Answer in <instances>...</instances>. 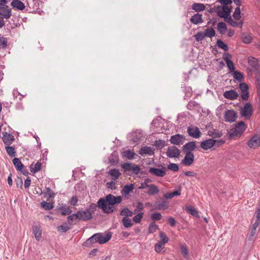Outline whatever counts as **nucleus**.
Here are the masks:
<instances>
[{"instance_id": "obj_1", "label": "nucleus", "mask_w": 260, "mask_h": 260, "mask_svg": "<svg viewBox=\"0 0 260 260\" xmlns=\"http://www.w3.org/2000/svg\"><path fill=\"white\" fill-rule=\"evenodd\" d=\"M121 201L122 197L121 196L116 197L109 194L105 198H101L98 200V207L102 209L104 213L110 214L116 210L114 206L120 204Z\"/></svg>"}, {"instance_id": "obj_2", "label": "nucleus", "mask_w": 260, "mask_h": 260, "mask_svg": "<svg viewBox=\"0 0 260 260\" xmlns=\"http://www.w3.org/2000/svg\"><path fill=\"white\" fill-rule=\"evenodd\" d=\"M247 128V125L243 121H240L235 124V128L229 132V139H232L235 137H240Z\"/></svg>"}, {"instance_id": "obj_3", "label": "nucleus", "mask_w": 260, "mask_h": 260, "mask_svg": "<svg viewBox=\"0 0 260 260\" xmlns=\"http://www.w3.org/2000/svg\"><path fill=\"white\" fill-rule=\"evenodd\" d=\"M252 107L250 103H246L240 111L241 117H245V119H249L252 115Z\"/></svg>"}, {"instance_id": "obj_4", "label": "nucleus", "mask_w": 260, "mask_h": 260, "mask_svg": "<svg viewBox=\"0 0 260 260\" xmlns=\"http://www.w3.org/2000/svg\"><path fill=\"white\" fill-rule=\"evenodd\" d=\"M122 168L125 172L132 171L133 173L138 175L140 171V168L137 165H132L131 163L125 162L121 165Z\"/></svg>"}, {"instance_id": "obj_5", "label": "nucleus", "mask_w": 260, "mask_h": 260, "mask_svg": "<svg viewBox=\"0 0 260 260\" xmlns=\"http://www.w3.org/2000/svg\"><path fill=\"white\" fill-rule=\"evenodd\" d=\"M180 150L176 146H172L168 148L166 155L169 158H178L180 155Z\"/></svg>"}, {"instance_id": "obj_6", "label": "nucleus", "mask_w": 260, "mask_h": 260, "mask_svg": "<svg viewBox=\"0 0 260 260\" xmlns=\"http://www.w3.org/2000/svg\"><path fill=\"white\" fill-rule=\"evenodd\" d=\"M225 121L229 122H234L237 118V113L234 110H228L224 113Z\"/></svg>"}, {"instance_id": "obj_7", "label": "nucleus", "mask_w": 260, "mask_h": 260, "mask_svg": "<svg viewBox=\"0 0 260 260\" xmlns=\"http://www.w3.org/2000/svg\"><path fill=\"white\" fill-rule=\"evenodd\" d=\"M56 210L62 215H70L72 212L69 206L63 204H58L56 208Z\"/></svg>"}, {"instance_id": "obj_8", "label": "nucleus", "mask_w": 260, "mask_h": 260, "mask_svg": "<svg viewBox=\"0 0 260 260\" xmlns=\"http://www.w3.org/2000/svg\"><path fill=\"white\" fill-rule=\"evenodd\" d=\"M185 140V137L180 134H176L172 136L170 139L171 144L176 145L182 144Z\"/></svg>"}, {"instance_id": "obj_9", "label": "nucleus", "mask_w": 260, "mask_h": 260, "mask_svg": "<svg viewBox=\"0 0 260 260\" xmlns=\"http://www.w3.org/2000/svg\"><path fill=\"white\" fill-rule=\"evenodd\" d=\"M100 244H104L108 242L111 239L112 233L109 231H106L104 233H99Z\"/></svg>"}, {"instance_id": "obj_10", "label": "nucleus", "mask_w": 260, "mask_h": 260, "mask_svg": "<svg viewBox=\"0 0 260 260\" xmlns=\"http://www.w3.org/2000/svg\"><path fill=\"white\" fill-rule=\"evenodd\" d=\"M248 146L253 149H255L260 146V138L257 135H253L247 142Z\"/></svg>"}, {"instance_id": "obj_11", "label": "nucleus", "mask_w": 260, "mask_h": 260, "mask_svg": "<svg viewBox=\"0 0 260 260\" xmlns=\"http://www.w3.org/2000/svg\"><path fill=\"white\" fill-rule=\"evenodd\" d=\"M194 160V156L192 152L185 153L184 158L182 160V164L186 166L192 165Z\"/></svg>"}, {"instance_id": "obj_12", "label": "nucleus", "mask_w": 260, "mask_h": 260, "mask_svg": "<svg viewBox=\"0 0 260 260\" xmlns=\"http://www.w3.org/2000/svg\"><path fill=\"white\" fill-rule=\"evenodd\" d=\"M217 140L209 139L201 142V147L205 150L211 148L216 143Z\"/></svg>"}, {"instance_id": "obj_13", "label": "nucleus", "mask_w": 260, "mask_h": 260, "mask_svg": "<svg viewBox=\"0 0 260 260\" xmlns=\"http://www.w3.org/2000/svg\"><path fill=\"white\" fill-rule=\"evenodd\" d=\"M2 135L3 141L6 145H11L15 140L14 136L11 134H8L6 132H3Z\"/></svg>"}, {"instance_id": "obj_14", "label": "nucleus", "mask_w": 260, "mask_h": 260, "mask_svg": "<svg viewBox=\"0 0 260 260\" xmlns=\"http://www.w3.org/2000/svg\"><path fill=\"white\" fill-rule=\"evenodd\" d=\"M187 133L189 136L194 138L200 137L202 134L199 128L196 126L188 127L187 128Z\"/></svg>"}, {"instance_id": "obj_15", "label": "nucleus", "mask_w": 260, "mask_h": 260, "mask_svg": "<svg viewBox=\"0 0 260 260\" xmlns=\"http://www.w3.org/2000/svg\"><path fill=\"white\" fill-rule=\"evenodd\" d=\"M196 142L193 141L189 142L186 143L182 147V150L185 153L192 152L197 148Z\"/></svg>"}, {"instance_id": "obj_16", "label": "nucleus", "mask_w": 260, "mask_h": 260, "mask_svg": "<svg viewBox=\"0 0 260 260\" xmlns=\"http://www.w3.org/2000/svg\"><path fill=\"white\" fill-rule=\"evenodd\" d=\"M223 96L229 100H234L239 96V94L235 89L226 90L223 93Z\"/></svg>"}, {"instance_id": "obj_17", "label": "nucleus", "mask_w": 260, "mask_h": 260, "mask_svg": "<svg viewBox=\"0 0 260 260\" xmlns=\"http://www.w3.org/2000/svg\"><path fill=\"white\" fill-rule=\"evenodd\" d=\"M78 214L79 215L80 218H81V220L86 221L89 220L92 218V215L86 209L83 211H78Z\"/></svg>"}, {"instance_id": "obj_18", "label": "nucleus", "mask_w": 260, "mask_h": 260, "mask_svg": "<svg viewBox=\"0 0 260 260\" xmlns=\"http://www.w3.org/2000/svg\"><path fill=\"white\" fill-rule=\"evenodd\" d=\"M149 172L157 177H164L166 174V169H158L155 168H150Z\"/></svg>"}, {"instance_id": "obj_19", "label": "nucleus", "mask_w": 260, "mask_h": 260, "mask_svg": "<svg viewBox=\"0 0 260 260\" xmlns=\"http://www.w3.org/2000/svg\"><path fill=\"white\" fill-rule=\"evenodd\" d=\"M43 194L44 198L47 199V201H49L50 199L55 198L56 193L53 192L49 187H45L43 190Z\"/></svg>"}, {"instance_id": "obj_20", "label": "nucleus", "mask_w": 260, "mask_h": 260, "mask_svg": "<svg viewBox=\"0 0 260 260\" xmlns=\"http://www.w3.org/2000/svg\"><path fill=\"white\" fill-rule=\"evenodd\" d=\"M153 207L155 210H166L169 207V202L168 201L157 202L154 204Z\"/></svg>"}, {"instance_id": "obj_21", "label": "nucleus", "mask_w": 260, "mask_h": 260, "mask_svg": "<svg viewBox=\"0 0 260 260\" xmlns=\"http://www.w3.org/2000/svg\"><path fill=\"white\" fill-rule=\"evenodd\" d=\"M11 5L13 9L18 10L22 11L25 8L24 4L20 0H13L11 3Z\"/></svg>"}, {"instance_id": "obj_22", "label": "nucleus", "mask_w": 260, "mask_h": 260, "mask_svg": "<svg viewBox=\"0 0 260 260\" xmlns=\"http://www.w3.org/2000/svg\"><path fill=\"white\" fill-rule=\"evenodd\" d=\"M202 14L197 13L192 15L190 19L191 23L194 24H199L203 22Z\"/></svg>"}, {"instance_id": "obj_23", "label": "nucleus", "mask_w": 260, "mask_h": 260, "mask_svg": "<svg viewBox=\"0 0 260 260\" xmlns=\"http://www.w3.org/2000/svg\"><path fill=\"white\" fill-rule=\"evenodd\" d=\"M139 153L141 155H152L154 154V151L149 146H143L140 149Z\"/></svg>"}, {"instance_id": "obj_24", "label": "nucleus", "mask_w": 260, "mask_h": 260, "mask_svg": "<svg viewBox=\"0 0 260 260\" xmlns=\"http://www.w3.org/2000/svg\"><path fill=\"white\" fill-rule=\"evenodd\" d=\"M68 219L70 224H76L77 222L81 221L78 211L76 213H74L68 217Z\"/></svg>"}, {"instance_id": "obj_25", "label": "nucleus", "mask_w": 260, "mask_h": 260, "mask_svg": "<svg viewBox=\"0 0 260 260\" xmlns=\"http://www.w3.org/2000/svg\"><path fill=\"white\" fill-rule=\"evenodd\" d=\"M96 243L95 241L93 236L88 238L82 245L83 248H91L93 247L94 244Z\"/></svg>"}, {"instance_id": "obj_26", "label": "nucleus", "mask_w": 260, "mask_h": 260, "mask_svg": "<svg viewBox=\"0 0 260 260\" xmlns=\"http://www.w3.org/2000/svg\"><path fill=\"white\" fill-rule=\"evenodd\" d=\"M133 138L132 141L134 143H138L140 142L142 137V132L141 130H137L133 133Z\"/></svg>"}, {"instance_id": "obj_27", "label": "nucleus", "mask_w": 260, "mask_h": 260, "mask_svg": "<svg viewBox=\"0 0 260 260\" xmlns=\"http://www.w3.org/2000/svg\"><path fill=\"white\" fill-rule=\"evenodd\" d=\"M148 188L149 189L146 192V193L149 196L156 194L159 192V189L158 188L157 186L153 184H149Z\"/></svg>"}, {"instance_id": "obj_28", "label": "nucleus", "mask_w": 260, "mask_h": 260, "mask_svg": "<svg viewBox=\"0 0 260 260\" xmlns=\"http://www.w3.org/2000/svg\"><path fill=\"white\" fill-rule=\"evenodd\" d=\"M0 9H3L4 10L6 11L7 14L4 15V13L1 14V16L2 18H5V19H9L12 16V11L11 9L9 8V6L7 5H4V6H2L0 7Z\"/></svg>"}, {"instance_id": "obj_29", "label": "nucleus", "mask_w": 260, "mask_h": 260, "mask_svg": "<svg viewBox=\"0 0 260 260\" xmlns=\"http://www.w3.org/2000/svg\"><path fill=\"white\" fill-rule=\"evenodd\" d=\"M134 189V185L133 184H129L125 185L121 191L122 195L126 196L130 192H132Z\"/></svg>"}, {"instance_id": "obj_30", "label": "nucleus", "mask_w": 260, "mask_h": 260, "mask_svg": "<svg viewBox=\"0 0 260 260\" xmlns=\"http://www.w3.org/2000/svg\"><path fill=\"white\" fill-rule=\"evenodd\" d=\"M208 135L214 138H218L221 137L222 136V133L221 131L213 128L208 131Z\"/></svg>"}, {"instance_id": "obj_31", "label": "nucleus", "mask_w": 260, "mask_h": 260, "mask_svg": "<svg viewBox=\"0 0 260 260\" xmlns=\"http://www.w3.org/2000/svg\"><path fill=\"white\" fill-rule=\"evenodd\" d=\"M187 108L189 110H199L201 107L200 106V104L194 101H190L188 104L187 105Z\"/></svg>"}, {"instance_id": "obj_32", "label": "nucleus", "mask_w": 260, "mask_h": 260, "mask_svg": "<svg viewBox=\"0 0 260 260\" xmlns=\"http://www.w3.org/2000/svg\"><path fill=\"white\" fill-rule=\"evenodd\" d=\"M191 8L196 12H200L205 10L206 7L203 4L194 3L192 4Z\"/></svg>"}, {"instance_id": "obj_33", "label": "nucleus", "mask_w": 260, "mask_h": 260, "mask_svg": "<svg viewBox=\"0 0 260 260\" xmlns=\"http://www.w3.org/2000/svg\"><path fill=\"white\" fill-rule=\"evenodd\" d=\"M232 12V7L222 6V11H216L217 15H220V13H221L222 15H225L226 16L231 15V13Z\"/></svg>"}, {"instance_id": "obj_34", "label": "nucleus", "mask_w": 260, "mask_h": 260, "mask_svg": "<svg viewBox=\"0 0 260 260\" xmlns=\"http://www.w3.org/2000/svg\"><path fill=\"white\" fill-rule=\"evenodd\" d=\"M32 233L35 236L36 240L40 241L42 239V229H32Z\"/></svg>"}, {"instance_id": "obj_35", "label": "nucleus", "mask_w": 260, "mask_h": 260, "mask_svg": "<svg viewBox=\"0 0 260 260\" xmlns=\"http://www.w3.org/2000/svg\"><path fill=\"white\" fill-rule=\"evenodd\" d=\"M13 163L17 171H20L24 168V166L18 158L15 157L13 159Z\"/></svg>"}, {"instance_id": "obj_36", "label": "nucleus", "mask_w": 260, "mask_h": 260, "mask_svg": "<svg viewBox=\"0 0 260 260\" xmlns=\"http://www.w3.org/2000/svg\"><path fill=\"white\" fill-rule=\"evenodd\" d=\"M119 158L116 152H114L109 157V161L112 165H116L118 162Z\"/></svg>"}, {"instance_id": "obj_37", "label": "nucleus", "mask_w": 260, "mask_h": 260, "mask_svg": "<svg viewBox=\"0 0 260 260\" xmlns=\"http://www.w3.org/2000/svg\"><path fill=\"white\" fill-rule=\"evenodd\" d=\"M217 29L221 35H223L228 30L226 24L223 22H220L217 25Z\"/></svg>"}, {"instance_id": "obj_38", "label": "nucleus", "mask_w": 260, "mask_h": 260, "mask_svg": "<svg viewBox=\"0 0 260 260\" xmlns=\"http://www.w3.org/2000/svg\"><path fill=\"white\" fill-rule=\"evenodd\" d=\"M41 165L42 164L39 161H38L34 166L31 164L29 167L30 171L32 173L39 172L41 169Z\"/></svg>"}, {"instance_id": "obj_39", "label": "nucleus", "mask_w": 260, "mask_h": 260, "mask_svg": "<svg viewBox=\"0 0 260 260\" xmlns=\"http://www.w3.org/2000/svg\"><path fill=\"white\" fill-rule=\"evenodd\" d=\"M248 62L250 66L254 70H258L259 68V64H258V60L254 57L249 58Z\"/></svg>"}, {"instance_id": "obj_40", "label": "nucleus", "mask_w": 260, "mask_h": 260, "mask_svg": "<svg viewBox=\"0 0 260 260\" xmlns=\"http://www.w3.org/2000/svg\"><path fill=\"white\" fill-rule=\"evenodd\" d=\"M241 40L245 44H249L252 42V37L247 33H243L241 35Z\"/></svg>"}, {"instance_id": "obj_41", "label": "nucleus", "mask_w": 260, "mask_h": 260, "mask_svg": "<svg viewBox=\"0 0 260 260\" xmlns=\"http://www.w3.org/2000/svg\"><path fill=\"white\" fill-rule=\"evenodd\" d=\"M41 206L42 208L46 210H50L53 208V203H51L50 202H47L45 201H43L41 203Z\"/></svg>"}, {"instance_id": "obj_42", "label": "nucleus", "mask_w": 260, "mask_h": 260, "mask_svg": "<svg viewBox=\"0 0 260 260\" xmlns=\"http://www.w3.org/2000/svg\"><path fill=\"white\" fill-rule=\"evenodd\" d=\"M5 149L8 154L11 157H14L16 155V152L14 147L7 145L5 147Z\"/></svg>"}, {"instance_id": "obj_43", "label": "nucleus", "mask_w": 260, "mask_h": 260, "mask_svg": "<svg viewBox=\"0 0 260 260\" xmlns=\"http://www.w3.org/2000/svg\"><path fill=\"white\" fill-rule=\"evenodd\" d=\"M216 45L218 46V48L222 49L225 51H227L229 49V47L228 46V45L220 39H218L217 40Z\"/></svg>"}, {"instance_id": "obj_44", "label": "nucleus", "mask_w": 260, "mask_h": 260, "mask_svg": "<svg viewBox=\"0 0 260 260\" xmlns=\"http://www.w3.org/2000/svg\"><path fill=\"white\" fill-rule=\"evenodd\" d=\"M233 73V77L235 80L241 82L244 79V75L241 72L235 71Z\"/></svg>"}, {"instance_id": "obj_45", "label": "nucleus", "mask_w": 260, "mask_h": 260, "mask_svg": "<svg viewBox=\"0 0 260 260\" xmlns=\"http://www.w3.org/2000/svg\"><path fill=\"white\" fill-rule=\"evenodd\" d=\"M205 36L207 37L212 38L215 35V31L212 27H208L204 33Z\"/></svg>"}, {"instance_id": "obj_46", "label": "nucleus", "mask_w": 260, "mask_h": 260, "mask_svg": "<svg viewBox=\"0 0 260 260\" xmlns=\"http://www.w3.org/2000/svg\"><path fill=\"white\" fill-rule=\"evenodd\" d=\"M159 237L160 239L159 242H162L165 244L169 241V239L166 234L164 232H159Z\"/></svg>"}, {"instance_id": "obj_47", "label": "nucleus", "mask_w": 260, "mask_h": 260, "mask_svg": "<svg viewBox=\"0 0 260 260\" xmlns=\"http://www.w3.org/2000/svg\"><path fill=\"white\" fill-rule=\"evenodd\" d=\"M135 153L131 150H127L123 152V155L128 159H132L134 158Z\"/></svg>"}, {"instance_id": "obj_48", "label": "nucleus", "mask_w": 260, "mask_h": 260, "mask_svg": "<svg viewBox=\"0 0 260 260\" xmlns=\"http://www.w3.org/2000/svg\"><path fill=\"white\" fill-rule=\"evenodd\" d=\"M164 245L165 244L159 241L155 243L154 246L155 251L158 253H160L164 248Z\"/></svg>"}, {"instance_id": "obj_49", "label": "nucleus", "mask_w": 260, "mask_h": 260, "mask_svg": "<svg viewBox=\"0 0 260 260\" xmlns=\"http://www.w3.org/2000/svg\"><path fill=\"white\" fill-rule=\"evenodd\" d=\"M233 17L236 20H239L241 19V16L240 7H237L235 9L234 14L233 15Z\"/></svg>"}, {"instance_id": "obj_50", "label": "nucleus", "mask_w": 260, "mask_h": 260, "mask_svg": "<svg viewBox=\"0 0 260 260\" xmlns=\"http://www.w3.org/2000/svg\"><path fill=\"white\" fill-rule=\"evenodd\" d=\"M122 223L125 228H129L133 225L131 219L127 217H124L123 218Z\"/></svg>"}, {"instance_id": "obj_51", "label": "nucleus", "mask_w": 260, "mask_h": 260, "mask_svg": "<svg viewBox=\"0 0 260 260\" xmlns=\"http://www.w3.org/2000/svg\"><path fill=\"white\" fill-rule=\"evenodd\" d=\"M109 175L111 176L114 177V179L116 180L118 178V177H119V176L120 175V173L119 172L118 170L114 169H111L110 171Z\"/></svg>"}, {"instance_id": "obj_52", "label": "nucleus", "mask_w": 260, "mask_h": 260, "mask_svg": "<svg viewBox=\"0 0 260 260\" xmlns=\"http://www.w3.org/2000/svg\"><path fill=\"white\" fill-rule=\"evenodd\" d=\"M186 211L190 213L191 215L194 216H198V212L196 209L192 206H188L186 207Z\"/></svg>"}, {"instance_id": "obj_53", "label": "nucleus", "mask_w": 260, "mask_h": 260, "mask_svg": "<svg viewBox=\"0 0 260 260\" xmlns=\"http://www.w3.org/2000/svg\"><path fill=\"white\" fill-rule=\"evenodd\" d=\"M154 145L157 149H162L165 146V142L162 140H155Z\"/></svg>"}, {"instance_id": "obj_54", "label": "nucleus", "mask_w": 260, "mask_h": 260, "mask_svg": "<svg viewBox=\"0 0 260 260\" xmlns=\"http://www.w3.org/2000/svg\"><path fill=\"white\" fill-rule=\"evenodd\" d=\"M256 79V86L257 88V96L259 98V100L260 102V76H256L255 77Z\"/></svg>"}, {"instance_id": "obj_55", "label": "nucleus", "mask_w": 260, "mask_h": 260, "mask_svg": "<svg viewBox=\"0 0 260 260\" xmlns=\"http://www.w3.org/2000/svg\"><path fill=\"white\" fill-rule=\"evenodd\" d=\"M8 45V39L3 37H0V48H5Z\"/></svg>"}, {"instance_id": "obj_56", "label": "nucleus", "mask_w": 260, "mask_h": 260, "mask_svg": "<svg viewBox=\"0 0 260 260\" xmlns=\"http://www.w3.org/2000/svg\"><path fill=\"white\" fill-rule=\"evenodd\" d=\"M133 212L129 210L128 208H124L120 212L121 215H124L125 217L132 216L133 215Z\"/></svg>"}, {"instance_id": "obj_57", "label": "nucleus", "mask_w": 260, "mask_h": 260, "mask_svg": "<svg viewBox=\"0 0 260 260\" xmlns=\"http://www.w3.org/2000/svg\"><path fill=\"white\" fill-rule=\"evenodd\" d=\"M194 37L197 42H200L203 40L205 36L203 32L200 31L197 32V34L194 36Z\"/></svg>"}, {"instance_id": "obj_58", "label": "nucleus", "mask_w": 260, "mask_h": 260, "mask_svg": "<svg viewBox=\"0 0 260 260\" xmlns=\"http://www.w3.org/2000/svg\"><path fill=\"white\" fill-rule=\"evenodd\" d=\"M168 168L174 172H177L179 170V167L177 164L171 163L168 166Z\"/></svg>"}, {"instance_id": "obj_59", "label": "nucleus", "mask_w": 260, "mask_h": 260, "mask_svg": "<svg viewBox=\"0 0 260 260\" xmlns=\"http://www.w3.org/2000/svg\"><path fill=\"white\" fill-rule=\"evenodd\" d=\"M181 253L183 255V256L185 258H187V256H188L189 252L187 246L186 245H182L181 247Z\"/></svg>"}, {"instance_id": "obj_60", "label": "nucleus", "mask_w": 260, "mask_h": 260, "mask_svg": "<svg viewBox=\"0 0 260 260\" xmlns=\"http://www.w3.org/2000/svg\"><path fill=\"white\" fill-rule=\"evenodd\" d=\"M162 217L161 214L159 212H155L151 215V218L153 220H160Z\"/></svg>"}, {"instance_id": "obj_61", "label": "nucleus", "mask_w": 260, "mask_h": 260, "mask_svg": "<svg viewBox=\"0 0 260 260\" xmlns=\"http://www.w3.org/2000/svg\"><path fill=\"white\" fill-rule=\"evenodd\" d=\"M217 16L218 17H219L220 18H223L224 21L225 22H228V23H230V22L232 20L231 15L226 16V15H223V14L222 15V14H221V13H220V15H217Z\"/></svg>"}, {"instance_id": "obj_62", "label": "nucleus", "mask_w": 260, "mask_h": 260, "mask_svg": "<svg viewBox=\"0 0 260 260\" xmlns=\"http://www.w3.org/2000/svg\"><path fill=\"white\" fill-rule=\"evenodd\" d=\"M227 67L230 72H233L235 71V68L234 66V62L232 60L229 61L227 63Z\"/></svg>"}, {"instance_id": "obj_63", "label": "nucleus", "mask_w": 260, "mask_h": 260, "mask_svg": "<svg viewBox=\"0 0 260 260\" xmlns=\"http://www.w3.org/2000/svg\"><path fill=\"white\" fill-rule=\"evenodd\" d=\"M241 98L244 101H247L249 96V92L248 90L241 91Z\"/></svg>"}, {"instance_id": "obj_64", "label": "nucleus", "mask_w": 260, "mask_h": 260, "mask_svg": "<svg viewBox=\"0 0 260 260\" xmlns=\"http://www.w3.org/2000/svg\"><path fill=\"white\" fill-rule=\"evenodd\" d=\"M167 222L170 224L171 226H175L176 225V221L174 218L170 216L167 219Z\"/></svg>"}]
</instances>
